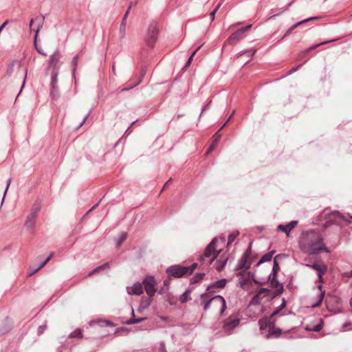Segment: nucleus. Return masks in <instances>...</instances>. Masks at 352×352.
<instances>
[{
  "mask_svg": "<svg viewBox=\"0 0 352 352\" xmlns=\"http://www.w3.org/2000/svg\"><path fill=\"white\" fill-rule=\"evenodd\" d=\"M142 285L148 296H154L156 292L155 280L152 276H147L143 280Z\"/></svg>",
  "mask_w": 352,
  "mask_h": 352,
  "instance_id": "obj_9",
  "label": "nucleus"
},
{
  "mask_svg": "<svg viewBox=\"0 0 352 352\" xmlns=\"http://www.w3.org/2000/svg\"><path fill=\"white\" fill-rule=\"evenodd\" d=\"M201 47V45H200L198 47H197V49L192 52V53L191 54V55L188 58V60H187V62H186V65L184 66V68H186V67H189V65L191 64V62L192 60V58H193L194 56L200 50Z\"/></svg>",
  "mask_w": 352,
  "mask_h": 352,
  "instance_id": "obj_34",
  "label": "nucleus"
},
{
  "mask_svg": "<svg viewBox=\"0 0 352 352\" xmlns=\"http://www.w3.org/2000/svg\"><path fill=\"white\" fill-rule=\"evenodd\" d=\"M292 30L290 28H289L287 30V32L285 33V34H284V36H283V37L282 38H283L287 36L288 35H289L292 33Z\"/></svg>",
  "mask_w": 352,
  "mask_h": 352,
  "instance_id": "obj_58",
  "label": "nucleus"
},
{
  "mask_svg": "<svg viewBox=\"0 0 352 352\" xmlns=\"http://www.w3.org/2000/svg\"><path fill=\"white\" fill-rule=\"evenodd\" d=\"M217 254H215L214 255V256H213V257H212V258L208 261V265H210V264L213 262V261L214 260V258H217Z\"/></svg>",
  "mask_w": 352,
  "mask_h": 352,
  "instance_id": "obj_61",
  "label": "nucleus"
},
{
  "mask_svg": "<svg viewBox=\"0 0 352 352\" xmlns=\"http://www.w3.org/2000/svg\"><path fill=\"white\" fill-rule=\"evenodd\" d=\"M333 216L335 217V220L337 221V223H340L339 220H343L344 221H346L348 223H350L349 221L346 219L342 214H340L338 212L335 211L333 212Z\"/></svg>",
  "mask_w": 352,
  "mask_h": 352,
  "instance_id": "obj_35",
  "label": "nucleus"
},
{
  "mask_svg": "<svg viewBox=\"0 0 352 352\" xmlns=\"http://www.w3.org/2000/svg\"><path fill=\"white\" fill-rule=\"evenodd\" d=\"M204 273H197L191 279V283L195 284L201 281L204 277Z\"/></svg>",
  "mask_w": 352,
  "mask_h": 352,
  "instance_id": "obj_30",
  "label": "nucleus"
},
{
  "mask_svg": "<svg viewBox=\"0 0 352 352\" xmlns=\"http://www.w3.org/2000/svg\"><path fill=\"white\" fill-rule=\"evenodd\" d=\"M214 140L213 142H215L217 144V142L219 140V139L221 138V134L219 133V131H218L215 133V135H214Z\"/></svg>",
  "mask_w": 352,
  "mask_h": 352,
  "instance_id": "obj_52",
  "label": "nucleus"
},
{
  "mask_svg": "<svg viewBox=\"0 0 352 352\" xmlns=\"http://www.w3.org/2000/svg\"><path fill=\"white\" fill-rule=\"evenodd\" d=\"M269 293V289L267 288H261L256 295L253 296L250 301V304L257 305L261 303V299Z\"/></svg>",
  "mask_w": 352,
  "mask_h": 352,
  "instance_id": "obj_14",
  "label": "nucleus"
},
{
  "mask_svg": "<svg viewBox=\"0 0 352 352\" xmlns=\"http://www.w3.org/2000/svg\"><path fill=\"white\" fill-rule=\"evenodd\" d=\"M78 58H79V55H76L73 59H72V76L73 77L75 78V73H76V67H77V65H78Z\"/></svg>",
  "mask_w": 352,
  "mask_h": 352,
  "instance_id": "obj_31",
  "label": "nucleus"
},
{
  "mask_svg": "<svg viewBox=\"0 0 352 352\" xmlns=\"http://www.w3.org/2000/svg\"><path fill=\"white\" fill-rule=\"evenodd\" d=\"M135 124V122H133L131 124V126L126 130L125 131V133H129L131 132L130 129H131V127Z\"/></svg>",
  "mask_w": 352,
  "mask_h": 352,
  "instance_id": "obj_63",
  "label": "nucleus"
},
{
  "mask_svg": "<svg viewBox=\"0 0 352 352\" xmlns=\"http://www.w3.org/2000/svg\"><path fill=\"white\" fill-rule=\"evenodd\" d=\"M130 8H131V6H129L128 10H126V12L122 20L120 25L119 35H120V39H123L126 36V18H127L128 14L129 12Z\"/></svg>",
  "mask_w": 352,
  "mask_h": 352,
  "instance_id": "obj_17",
  "label": "nucleus"
},
{
  "mask_svg": "<svg viewBox=\"0 0 352 352\" xmlns=\"http://www.w3.org/2000/svg\"><path fill=\"white\" fill-rule=\"evenodd\" d=\"M45 265L43 262L36 268H30V272L28 274V276H31L33 274H34L36 272H37L38 270H40L42 267H43Z\"/></svg>",
  "mask_w": 352,
  "mask_h": 352,
  "instance_id": "obj_39",
  "label": "nucleus"
},
{
  "mask_svg": "<svg viewBox=\"0 0 352 352\" xmlns=\"http://www.w3.org/2000/svg\"><path fill=\"white\" fill-rule=\"evenodd\" d=\"M208 297V296L207 294H202L200 296L201 300V305H203L204 310V311L208 310V309L210 306V303L213 301L214 302H217V303L221 305V307L220 313H221V314H222L226 309V302L225 298L220 295L215 296L209 300H207Z\"/></svg>",
  "mask_w": 352,
  "mask_h": 352,
  "instance_id": "obj_3",
  "label": "nucleus"
},
{
  "mask_svg": "<svg viewBox=\"0 0 352 352\" xmlns=\"http://www.w3.org/2000/svg\"><path fill=\"white\" fill-rule=\"evenodd\" d=\"M258 324L261 331L268 330V333L265 336L267 338H278L282 333L280 329H275V320H274V318H263L258 320Z\"/></svg>",
  "mask_w": 352,
  "mask_h": 352,
  "instance_id": "obj_2",
  "label": "nucleus"
},
{
  "mask_svg": "<svg viewBox=\"0 0 352 352\" xmlns=\"http://www.w3.org/2000/svg\"><path fill=\"white\" fill-rule=\"evenodd\" d=\"M234 115V112L231 114V116L228 118V119L227 120V121L223 124V125L221 127L220 130H221L227 124L228 122L230 120V119L232 118V116Z\"/></svg>",
  "mask_w": 352,
  "mask_h": 352,
  "instance_id": "obj_55",
  "label": "nucleus"
},
{
  "mask_svg": "<svg viewBox=\"0 0 352 352\" xmlns=\"http://www.w3.org/2000/svg\"><path fill=\"white\" fill-rule=\"evenodd\" d=\"M153 296L142 297L138 311H142V310L148 308L153 300Z\"/></svg>",
  "mask_w": 352,
  "mask_h": 352,
  "instance_id": "obj_19",
  "label": "nucleus"
},
{
  "mask_svg": "<svg viewBox=\"0 0 352 352\" xmlns=\"http://www.w3.org/2000/svg\"><path fill=\"white\" fill-rule=\"evenodd\" d=\"M226 282H227V280L225 278L217 280L215 283H214L212 285L208 286L207 287L206 290L208 292H215V291L214 289V288H218V289L223 288L226 286Z\"/></svg>",
  "mask_w": 352,
  "mask_h": 352,
  "instance_id": "obj_21",
  "label": "nucleus"
},
{
  "mask_svg": "<svg viewBox=\"0 0 352 352\" xmlns=\"http://www.w3.org/2000/svg\"><path fill=\"white\" fill-rule=\"evenodd\" d=\"M227 260H228V258H224V259L220 258L217 261V262L215 263V267L218 272H221L223 270V268L225 267V265L227 263Z\"/></svg>",
  "mask_w": 352,
  "mask_h": 352,
  "instance_id": "obj_27",
  "label": "nucleus"
},
{
  "mask_svg": "<svg viewBox=\"0 0 352 352\" xmlns=\"http://www.w3.org/2000/svg\"><path fill=\"white\" fill-rule=\"evenodd\" d=\"M216 12H216V10H213V11L210 13L211 21H214Z\"/></svg>",
  "mask_w": 352,
  "mask_h": 352,
  "instance_id": "obj_59",
  "label": "nucleus"
},
{
  "mask_svg": "<svg viewBox=\"0 0 352 352\" xmlns=\"http://www.w3.org/2000/svg\"><path fill=\"white\" fill-rule=\"evenodd\" d=\"M127 237V233L125 232H122L120 234L119 238L117 240V245L120 246L126 239Z\"/></svg>",
  "mask_w": 352,
  "mask_h": 352,
  "instance_id": "obj_36",
  "label": "nucleus"
},
{
  "mask_svg": "<svg viewBox=\"0 0 352 352\" xmlns=\"http://www.w3.org/2000/svg\"><path fill=\"white\" fill-rule=\"evenodd\" d=\"M10 183H11V179H8L7 180L6 188V190H5V191H4V193H3V199H2V201H1V204H3V202L4 198H5V197H6V192H7V191H8V188H9L10 185Z\"/></svg>",
  "mask_w": 352,
  "mask_h": 352,
  "instance_id": "obj_47",
  "label": "nucleus"
},
{
  "mask_svg": "<svg viewBox=\"0 0 352 352\" xmlns=\"http://www.w3.org/2000/svg\"><path fill=\"white\" fill-rule=\"evenodd\" d=\"M44 19H45L44 16H41V17H36V18H35V19H32L30 20V28H32V25L34 22H36L37 23V28L35 30V32H36L35 36H34L35 40H36V38L37 36V34H38L40 29L43 26Z\"/></svg>",
  "mask_w": 352,
  "mask_h": 352,
  "instance_id": "obj_23",
  "label": "nucleus"
},
{
  "mask_svg": "<svg viewBox=\"0 0 352 352\" xmlns=\"http://www.w3.org/2000/svg\"><path fill=\"white\" fill-rule=\"evenodd\" d=\"M302 65H298V66L296 67H293L292 69H291L288 72H287V75H290L292 74H293L294 72H296L301 66Z\"/></svg>",
  "mask_w": 352,
  "mask_h": 352,
  "instance_id": "obj_50",
  "label": "nucleus"
},
{
  "mask_svg": "<svg viewBox=\"0 0 352 352\" xmlns=\"http://www.w3.org/2000/svg\"><path fill=\"white\" fill-rule=\"evenodd\" d=\"M337 39H332V40H329V41H323V42H321L320 43H318V44H316V45H311L310 46L309 48H307V50H305L303 52L304 53H308L309 51L311 50H315L316 47L322 45H324V44H327V43H331V42H333V41H336Z\"/></svg>",
  "mask_w": 352,
  "mask_h": 352,
  "instance_id": "obj_29",
  "label": "nucleus"
},
{
  "mask_svg": "<svg viewBox=\"0 0 352 352\" xmlns=\"http://www.w3.org/2000/svg\"><path fill=\"white\" fill-rule=\"evenodd\" d=\"M342 275L346 278H351L352 277V270L350 272H345Z\"/></svg>",
  "mask_w": 352,
  "mask_h": 352,
  "instance_id": "obj_54",
  "label": "nucleus"
},
{
  "mask_svg": "<svg viewBox=\"0 0 352 352\" xmlns=\"http://www.w3.org/2000/svg\"><path fill=\"white\" fill-rule=\"evenodd\" d=\"M324 292H321L318 296V298H319V300H318V302L317 303H316L315 305H313V307H318L320 306L321 302L322 301L323 298H324Z\"/></svg>",
  "mask_w": 352,
  "mask_h": 352,
  "instance_id": "obj_44",
  "label": "nucleus"
},
{
  "mask_svg": "<svg viewBox=\"0 0 352 352\" xmlns=\"http://www.w3.org/2000/svg\"><path fill=\"white\" fill-rule=\"evenodd\" d=\"M99 272V270H98V267H96L94 270H93L92 271H91L89 273V276H92L93 274L97 273Z\"/></svg>",
  "mask_w": 352,
  "mask_h": 352,
  "instance_id": "obj_57",
  "label": "nucleus"
},
{
  "mask_svg": "<svg viewBox=\"0 0 352 352\" xmlns=\"http://www.w3.org/2000/svg\"><path fill=\"white\" fill-rule=\"evenodd\" d=\"M61 58L62 55L58 50H56L53 54L50 56L47 71L52 69V76H58L59 70L63 64V62L60 60Z\"/></svg>",
  "mask_w": 352,
  "mask_h": 352,
  "instance_id": "obj_5",
  "label": "nucleus"
},
{
  "mask_svg": "<svg viewBox=\"0 0 352 352\" xmlns=\"http://www.w3.org/2000/svg\"><path fill=\"white\" fill-rule=\"evenodd\" d=\"M307 267H309L314 270H315L318 272V276L320 279H322V276L326 273L327 272V267L325 265H320L318 263H314V264H307Z\"/></svg>",
  "mask_w": 352,
  "mask_h": 352,
  "instance_id": "obj_18",
  "label": "nucleus"
},
{
  "mask_svg": "<svg viewBox=\"0 0 352 352\" xmlns=\"http://www.w3.org/2000/svg\"><path fill=\"white\" fill-rule=\"evenodd\" d=\"M323 324L321 318H317L314 322L306 324L305 329L308 331L318 332L322 329Z\"/></svg>",
  "mask_w": 352,
  "mask_h": 352,
  "instance_id": "obj_13",
  "label": "nucleus"
},
{
  "mask_svg": "<svg viewBox=\"0 0 352 352\" xmlns=\"http://www.w3.org/2000/svg\"><path fill=\"white\" fill-rule=\"evenodd\" d=\"M146 318L142 317V318H136L135 315L134 314L133 309H132V317L126 322L127 324H133L136 323H139L140 322H142L145 320Z\"/></svg>",
  "mask_w": 352,
  "mask_h": 352,
  "instance_id": "obj_25",
  "label": "nucleus"
},
{
  "mask_svg": "<svg viewBox=\"0 0 352 352\" xmlns=\"http://www.w3.org/2000/svg\"><path fill=\"white\" fill-rule=\"evenodd\" d=\"M158 33L159 28L157 22H151L148 27L147 33L145 37V43L148 47L153 48L154 47L157 40Z\"/></svg>",
  "mask_w": 352,
  "mask_h": 352,
  "instance_id": "obj_4",
  "label": "nucleus"
},
{
  "mask_svg": "<svg viewBox=\"0 0 352 352\" xmlns=\"http://www.w3.org/2000/svg\"><path fill=\"white\" fill-rule=\"evenodd\" d=\"M47 324H44L43 325H40L38 329H37V332H38V335H41L42 333H43V332L46 330L47 329Z\"/></svg>",
  "mask_w": 352,
  "mask_h": 352,
  "instance_id": "obj_43",
  "label": "nucleus"
},
{
  "mask_svg": "<svg viewBox=\"0 0 352 352\" xmlns=\"http://www.w3.org/2000/svg\"><path fill=\"white\" fill-rule=\"evenodd\" d=\"M269 279L270 280L271 287L276 289L277 294H281L283 292V286L277 280V276H271L270 278L269 277Z\"/></svg>",
  "mask_w": 352,
  "mask_h": 352,
  "instance_id": "obj_20",
  "label": "nucleus"
},
{
  "mask_svg": "<svg viewBox=\"0 0 352 352\" xmlns=\"http://www.w3.org/2000/svg\"><path fill=\"white\" fill-rule=\"evenodd\" d=\"M297 224V221H292L286 225H279L278 226V230L285 232L287 235H289L291 230H293Z\"/></svg>",
  "mask_w": 352,
  "mask_h": 352,
  "instance_id": "obj_16",
  "label": "nucleus"
},
{
  "mask_svg": "<svg viewBox=\"0 0 352 352\" xmlns=\"http://www.w3.org/2000/svg\"><path fill=\"white\" fill-rule=\"evenodd\" d=\"M239 234V231H235V232H233L231 234H230L228 236L227 246H229L232 242H234L235 239L237 237V236Z\"/></svg>",
  "mask_w": 352,
  "mask_h": 352,
  "instance_id": "obj_32",
  "label": "nucleus"
},
{
  "mask_svg": "<svg viewBox=\"0 0 352 352\" xmlns=\"http://www.w3.org/2000/svg\"><path fill=\"white\" fill-rule=\"evenodd\" d=\"M286 307V300L285 298L282 299V302L280 305L277 307L271 314L269 317L274 318V316L279 314L280 311Z\"/></svg>",
  "mask_w": 352,
  "mask_h": 352,
  "instance_id": "obj_26",
  "label": "nucleus"
},
{
  "mask_svg": "<svg viewBox=\"0 0 352 352\" xmlns=\"http://www.w3.org/2000/svg\"><path fill=\"white\" fill-rule=\"evenodd\" d=\"M350 325H351V322H345V323L343 324V327H342L343 331H344V330H345V329H346L347 327L350 326Z\"/></svg>",
  "mask_w": 352,
  "mask_h": 352,
  "instance_id": "obj_60",
  "label": "nucleus"
},
{
  "mask_svg": "<svg viewBox=\"0 0 352 352\" xmlns=\"http://www.w3.org/2000/svg\"><path fill=\"white\" fill-rule=\"evenodd\" d=\"M221 4H222V3L220 1V3L217 6V7L215 8V9L214 10H216V12H217V10L220 8Z\"/></svg>",
  "mask_w": 352,
  "mask_h": 352,
  "instance_id": "obj_64",
  "label": "nucleus"
},
{
  "mask_svg": "<svg viewBox=\"0 0 352 352\" xmlns=\"http://www.w3.org/2000/svg\"><path fill=\"white\" fill-rule=\"evenodd\" d=\"M57 352H69V351L65 346H61L58 349Z\"/></svg>",
  "mask_w": 352,
  "mask_h": 352,
  "instance_id": "obj_51",
  "label": "nucleus"
},
{
  "mask_svg": "<svg viewBox=\"0 0 352 352\" xmlns=\"http://www.w3.org/2000/svg\"><path fill=\"white\" fill-rule=\"evenodd\" d=\"M187 267H184L181 265H172L166 269V273L169 276H174L175 278H181L185 275H187L186 273Z\"/></svg>",
  "mask_w": 352,
  "mask_h": 352,
  "instance_id": "obj_8",
  "label": "nucleus"
},
{
  "mask_svg": "<svg viewBox=\"0 0 352 352\" xmlns=\"http://www.w3.org/2000/svg\"><path fill=\"white\" fill-rule=\"evenodd\" d=\"M240 318L230 316L223 321V330L228 334H231L232 331L239 325Z\"/></svg>",
  "mask_w": 352,
  "mask_h": 352,
  "instance_id": "obj_7",
  "label": "nucleus"
},
{
  "mask_svg": "<svg viewBox=\"0 0 352 352\" xmlns=\"http://www.w3.org/2000/svg\"><path fill=\"white\" fill-rule=\"evenodd\" d=\"M141 82V80H140L138 82H136L135 84H134L133 85H131V86H129L128 87H124L123 88L121 91L122 92H124V91H129L131 89H133V87H136L137 85H138Z\"/></svg>",
  "mask_w": 352,
  "mask_h": 352,
  "instance_id": "obj_45",
  "label": "nucleus"
},
{
  "mask_svg": "<svg viewBox=\"0 0 352 352\" xmlns=\"http://www.w3.org/2000/svg\"><path fill=\"white\" fill-rule=\"evenodd\" d=\"M251 27L252 25H248L245 27H243L237 30L229 36L228 42L230 44H233L239 41L240 39H241L243 34L249 30Z\"/></svg>",
  "mask_w": 352,
  "mask_h": 352,
  "instance_id": "obj_12",
  "label": "nucleus"
},
{
  "mask_svg": "<svg viewBox=\"0 0 352 352\" xmlns=\"http://www.w3.org/2000/svg\"><path fill=\"white\" fill-rule=\"evenodd\" d=\"M239 275H241V277L238 280V285L241 288H244L247 284V280L243 277V274L242 273H239Z\"/></svg>",
  "mask_w": 352,
  "mask_h": 352,
  "instance_id": "obj_37",
  "label": "nucleus"
},
{
  "mask_svg": "<svg viewBox=\"0 0 352 352\" xmlns=\"http://www.w3.org/2000/svg\"><path fill=\"white\" fill-rule=\"evenodd\" d=\"M99 272V270H98V267H96L94 270H93L92 271H91L89 273V276H92L93 274L97 273Z\"/></svg>",
  "mask_w": 352,
  "mask_h": 352,
  "instance_id": "obj_56",
  "label": "nucleus"
},
{
  "mask_svg": "<svg viewBox=\"0 0 352 352\" xmlns=\"http://www.w3.org/2000/svg\"><path fill=\"white\" fill-rule=\"evenodd\" d=\"M300 244L311 254H318L321 250L329 252L323 243V239L318 231L310 230L303 232Z\"/></svg>",
  "mask_w": 352,
  "mask_h": 352,
  "instance_id": "obj_1",
  "label": "nucleus"
},
{
  "mask_svg": "<svg viewBox=\"0 0 352 352\" xmlns=\"http://www.w3.org/2000/svg\"><path fill=\"white\" fill-rule=\"evenodd\" d=\"M215 145H216V143L215 142H212V144L208 148V151H207L206 153L208 154L210 152H211L214 149Z\"/></svg>",
  "mask_w": 352,
  "mask_h": 352,
  "instance_id": "obj_53",
  "label": "nucleus"
},
{
  "mask_svg": "<svg viewBox=\"0 0 352 352\" xmlns=\"http://www.w3.org/2000/svg\"><path fill=\"white\" fill-rule=\"evenodd\" d=\"M256 50L252 48V49L245 51V52H241L239 54V56H242L243 54H247L248 56H252L256 53Z\"/></svg>",
  "mask_w": 352,
  "mask_h": 352,
  "instance_id": "obj_40",
  "label": "nucleus"
},
{
  "mask_svg": "<svg viewBox=\"0 0 352 352\" xmlns=\"http://www.w3.org/2000/svg\"><path fill=\"white\" fill-rule=\"evenodd\" d=\"M277 257L278 256H276L274 259L272 272V274L270 275V278L271 277V276H276L279 270V264L276 260Z\"/></svg>",
  "mask_w": 352,
  "mask_h": 352,
  "instance_id": "obj_28",
  "label": "nucleus"
},
{
  "mask_svg": "<svg viewBox=\"0 0 352 352\" xmlns=\"http://www.w3.org/2000/svg\"><path fill=\"white\" fill-rule=\"evenodd\" d=\"M318 19V16H313V17H310V18H308V19H306L305 20H302L301 21H299L296 23H295V25H296V28L298 27L299 25H302V24H304L308 21H310L311 20H314V19Z\"/></svg>",
  "mask_w": 352,
  "mask_h": 352,
  "instance_id": "obj_41",
  "label": "nucleus"
},
{
  "mask_svg": "<svg viewBox=\"0 0 352 352\" xmlns=\"http://www.w3.org/2000/svg\"><path fill=\"white\" fill-rule=\"evenodd\" d=\"M91 111V109H90L89 111L88 112V113L84 117L82 121L78 125V129H80L85 124V122L87 120L88 117L89 116Z\"/></svg>",
  "mask_w": 352,
  "mask_h": 352,
  "instance_id": "obj_46",
  "label": "nucleus"
},
{
  "mask_svg": "<svg viewBox=\"0 0 352 352\" xmlns=\"http://www.w3.org/2000/svg\"><path fill=\"white\" fill-rule=\"evenodd\" d=\"M197 267V264L195 263L190 267H187V271H186L187 275L191 274L193 272V271L196 269Z\"/></svg>",
  "mask_w": 352,
  "mask_h": 352,
  "instance_id": "obj_42",
  "label": "nucleus"
},
{
  "mask_svg": "<svg viewBox=\"0 0 352 352\" xmlns=\"http://www.w3.org/2000/svg\"><path fill=\"white\" fill-rule=\"evenodd\" d=\"M159 351L160 352H166V346H165V344L164 342H161L160 343V349H159Z\"/></svg>",
  "mask_w": 352,
  "mask_h": 352,
  "instance_id": "obj_48",
  "label": "nucleus"
},
{
  "mask_svg": "<svg viewBox=\"0 0 352 352\" xmlns=\"http://www.w3.org/2000/svg\"><path fill=\"white\" fill-rule=\"evenodd\" d=\"M248 252H245L242 258L240 259L238 267H236V270H243V269H249L250 267V263H248Z\"/></svg>",
  "mask_w": 352,
  "mask_h": 352,
  "instance_id": "obj_22",
  "label": "nucleus"
},
{
  "mask_svg": "<svg viewBox=\"0 0 352 352\" xmlns=\"http://www.w3.org/2000/svg\"><path fill=\"white\" fill-rule=\"evenodd\" d=\"M69 337L71 338H82V331L80 329H76V330H74L69 334Z\"/></svg>",
  "mask_w": 352,
  "mask_h": 352,
  "instance_id": "obj_33",
  "label": "nucleus"
},
{
  "mask_svg": "<svg viewBox=\"0 0 352 352\" xmlns=\"http://www.w3.org/2000/svg\"><path fill=\"white\" fill-rule=\"evenodd\" d=\"M275 251H272L269 253H267L265 254H264L261 258V259L259 260V261L257 263V266L260 265L261 264L265 263V262H267V261H270L272 258V256H273V254H274Z\"/></svg>",
  "mask_w": 352,
  "mask_h": 352,
  "instance_id": "obj_24",
  "label": "nucleus"
},
{
  "mask_svg": "<svg viewBox=\"0 0 352 352\" xmlns=\"http://www.w3.org/2000/svg\"><path fill=\"white\" fill-rule=\"evenodd\" d=\"M126 292L129 295H140L143 292L142 284L137 282L131 287H126Z\"/></svg>",
  "mask_w": 352,
  "mask_h": 352,
  "instance_id": "obj_15",
  "label": "nucleus"
},
{
  "mask_svg": "<svg viewBox=\"0 0 352 352\" xmlns=\"http://www.w3.org/2000/svg\"><path fill=\"white\" fill-rule=\"evenodd\" d=\"M41 204L39 203H35L32 208L30 214L27 217V219L25 222L24 226L27 230H33L35 226V220L38 216V212L41 210Z\"/></svg>",
  "mask_w": 352,
  "mask_h": 352,
  "instance_id": "obj_6",
  "label": "nucleus"
},
{
  "mask_svg": "<svg viewBox=\"0 0 352 352\" xmlns=\"http://www.w3.org/2000/svg\"><path fill=\"white\" fill-rule=\"evenodd\" d=\"M60 96L58 86V76H51L50 97L52 100H57Z\"/></svg>",
  "mask_w": 352,
  "mask_h": 352,
  "instance_id": "obj_10",
  "label": "nucleus"
},
{
  "mask_svg": "<svg viewBox=\"0 0 352 352\" xmlns=\"http://www.w3.org/2000/svg\"><path fill=\"white\" fill-rule=\"evenodd\" d=\"M100 201H99L96 204H95V205H94V206H93V207H92V208H91L88 211V212H91V211L94 210L95 208H96L98 206V205H99V204H100Z\"/></svg>",
  "mask_w": 352,
  "mask_h": 352,
  "instance_id": "obj_62",
  "label": "nucleus"
},
{
  "mask_svg": "<svg viewBox=\"0 0 352 352\" xmlns=\"http://www.w3.org/2000/svg\"><path fill=\"white\" fill-rule=\"evenodd\" d=\"M189 290H186L184 294H182L179 297V300L181 303H185L190 298H188Z\"/></svg>",
  "mask_w": 352,
  "mask_h": 352,
  "instance_id": "obj_38",
  "label": "nucleus"
},
{
  "mask_svg": "<svg viewBox=\"0 0 352 352\" xmlns=\"http://www.w3.org/2000/svg\"><path fill=\"white\" fill-rule=\"evenodd\" d=\"M217 240V238H214L206 248L204 254L200 255L199 256L198 259L201 262L204 263L206 258L210 257L212 256V254L214 253L215 248H216Z\"/></svg>",
  "mask_w": 352,
  "mask_h": 352,
  "instance_id": "obj_11",
  "label": "nucleus"
},
{
  "mask_svg": "<svg viewBox=\"0 0 352 352\" xmlns=\"http://www.w3.org/2000/svg\"><path fill=\"white\" fill-rule=\"evenodd\" d=\"M109 267V263L107 262V263H104L103 265H101L97 267H98V270H99V271H100V270H104Z\"/></svg>",
  "mask_w": 352,
  "mask_h": 352,
  "instance_id": "obj_49",
  "label": "nucleus"
}]
</instances>
